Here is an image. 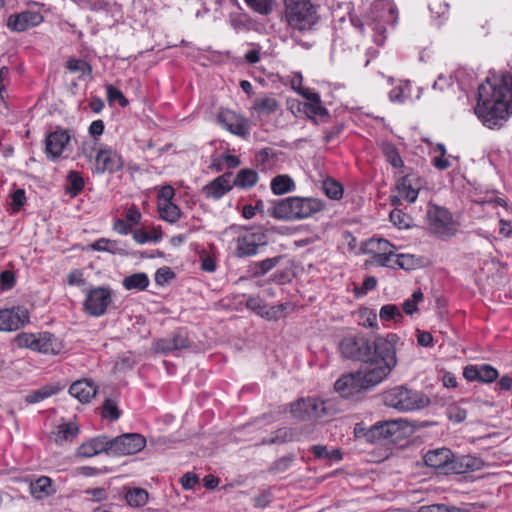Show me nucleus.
<instances>
[{"label": "nucleus", "mask_w": 512, "mask_h": 512, "mask_svg": "<svg viewBox=\"0 0 512 512\" xmlns=\"http://www.w3.org/2000/svg\"><path fill=\"white\" fill-rule=\"evenodd\" d=\"M269 214L276 219H294L292 197L275 202L272 208L269 209Z\"/></svg>", "instance_id": "a878e982"}, {"label": "nucleus", "mask_w": 512, "mask_h": 512, "mask_svg": "<svg viewBox=\"0 0 512 512\" xmlns=\"http://www.w3.org/2000/svg\"><path fill=\"white\" fill-rule=\"evenodd\" d=\"M394 263L395 266L401 269L411 270L417 265V260L413 255L410 254H397L395 255Z\"/></svg>", "instance_id": "de8ad7c7"}, {"label": "nucleus", "mask_w": 512, "mask_h": 512, "mask_svg": "<svg viewBox=\"0 0 512 512\" xmlns=\"http://www.w3.org/2000/svg\"><path fill=\"white\" fill-rule=\"evenodd\" d=\"M199 481V478L196 474L187 472L181 478V484L185 489L193 488Z\"/></svg>", "instance_id": "e2e57ef3"}, {"label": "nucleus", "mask_w": 512, "mask_h": 512, "mask_svg": "<svg viewBox=\"0 0 512 512\" xmlns=\"http://www.w3.org/2000/svg\"><path fill=\"white\" fill-rule=\"evenodd\" d=\"M427 219L430 231L438 237H451L457 228L451 214L444 208L436 205L429 207Z\"/></svg>", "instance_id": "6e6552de"}, {"label": "nucleus", "mask_w": 512, "mask_h": 512, "mask_svg": "<svg viewBox=\"0 0 512 512\" xmlns=\"http://www.w3.org/2000/svg\"><path fill=\"white\" fill-rule=\"evenodd\" d=\"M70 141V135L66 130H57L46 138V153L52 158L60 157L64 148Z\"/></svg>", "instance_id": "aec40b11"}, {"label": "nucleus", "mask_w": 512, "mask_h": 512, "mask_svg": "<svg viewBox=\"0 0 512 512\" xmlns=\"http://www.w3.org/2000/svg\"><path fill=\"white\" fill-rule=\"evenodd\" d=\"M111 303V295L109 290L98 287L92 289L84 302L86 311L92 316H101L106 312L107 307Z\"/></svg>", "instance_id": "ddd939ff"}, {"label": "nucleus", "mask_w": 512, "mask_h": 512, "mask_svg": "<svg viewBox=\"0 0 512 512\" xmlns=\"http://www.w3.org/2000/svg\"><path fill=\"white\" fill-rule=\"evenodd\" d=\"M103 414L111 420H117L120 417L117 403L112 399H106L103 404Z\"/></svg>", "instance_id": "603ef678"}, {"label": "nucleus", "mask_w": 512, "mask_h": 512, "mask_svg": "<svg viewBox=\"0 0 512 512\" xmlns=\"http://www.w3.org/2000/svg\"><path fill=\"white\" fill-rule=\"evenodd\" d=\"M43 21V17L38 12L25 11L8 18L7 26L11 30L22 32L26 31Z\"/></svg>", "instance_id": "4468645a"}, {"label": "nucleus", "mask_w": 512, "mask_h": 512, "mask_svg": "<svg viewBox=\"0 0 512 512\" xmlns=\"http://www.w3.org/2000/svg\"><path fill=\"white\" fill-rule=\"evenodd\" d=\"M323 190L330 199L338 200L343 195L341 184L331 179L323 182Z\"/></svg>", "instance_id": "c03bdc74"}, {"label": "nucleus", "mask_w": 512, "mask_h": 512, "mask_svg": "<svg viewBox=\"0 0 512 512\" xmlns=\"http://www.w3.org/2000/svg\"><path fill=\"white\" fill-rule=\"evenodd\" d=\"M391 222L399 228L409 227L410 218L401 210L395 209L390 213Z\"/></svg>", "instance_id": "3c124183"}, {"label": "nucleus", "mask_w": 512, "mask_h": 512, "mask_svg": "<svg viewBox=\"0 0 512 512\" xmlns=\"http://www.w3.org/2000/svg\"><path fill=\"white\" fill-rule=\"evenodd\" d=\"M69 393L81 403H89L97 393L93 382L83 379L75 381L69 388Z\"/></svg>", "instance_id": "412c9836"}, {"label": "nucleus", "mask_w": 512, "mask_h": 512, "mask_svg": "<svg viewBox=\"0 0 512 512\" xmlns=\"http://www.w3.org/2000/svg\"><path fill=\"white\" fill-rule=\"evenodd\" d=\"M79 433V426L74 422L63 423L57 426L55 432V442L61 444L62 442H71L77 437Z\"/></svg>", "instance_id": "c85d7f7f"}, {"label": "nucleus", "mask_w": 512, "mask_h": 512, "mask_svg": "<svg viewBox=\"0 0 512 512\" xmlns=\"http://www.w3.org/2000/svg\"><path fill=\"white\" fill-rule=\"evenodd\" d=\"M174 277V273L169 268H159L155 273V281L159 285H163L169 279Z\"/></svg>", "instance_id": "4d7b16f0"}, {"label": "nucleus", "mask_w": 512, "mask_h": 512, "mask_svg": "<svg viewBox=\"0 0 512 512\" xmlns=\"http://www.w3.org/2000/svg\"><path fill=\"white\" fill-rule=\"evenodd\" d=\"M483 466V461L477 457H473L470 455L460 456L455 458L453 456V474H463L469 471H476L481 469Z\"/></svg>", "instance_id": "b1692460"}, {"label": "nucleus", "mask_w": 512, "mask_h": 512, "mask_svg": "<svg viewBox=\"0 0 512 512\" xmlns=\"http://www.w3.org/2000/svg\"><path fill=\"white\" fill-rule=\"evenodd\" d=\"M405 422L402 420H392L379 422L363 433V436L369 442H378L381 440H395L400 437Z\"/></svg>", "instance_id": "1a4fd4ad"}, {"label": "nucleus", "mask_w": 512, "mask_h": 512, "mask_svg": "<svg viewBox=\"0 0 512 512\" xmlns=\"http://www.w3.org/2000/svg\"><path fill=\"white\" fill-rule=\"evenodd\" d=\"M396 340L395 334L375 339L363 334L348 335L341 340L339 350L344 358L363 362V370L381 371L388 377L397 366Z\"/></svg>", "instance_id": "f257e3e1"}, {"label": "nucleus", "mask_w": 512, "mask_h": 512, "mask_svg": "<svg viewBox=\"0 0 512 512\" xmlns=\"http://www.w3.org/2000/svg\"><path fill=\"white\" fill-rule=\"evenodd\" d=\"M280 108L279 102L273 97H262L254 100L253 109L260 115H269Z\"/></svg>", "instance_id": "c756f323"}, {"label": "nucleus", "mask_w": 512, "mask_h": 512, "mask_svg": "<svg viewBox=\"0 0 512 512\" xmlns=\"http://www.w3.org/2000/svg\"><path fill=\"white\" fill-rule=\"evenodd\" d=\"M189 347L187 337L183 335H175L173 338L159 339L154 344V350L158 353H168L174 350Z\"/></svg>", "instance_id": "393cba45"}, {"label": "nucleus", "mask_w": 512, "mask_h": 512, "mask_svg": "<svg viewBox=\"0 0 512 512\" xmlns=\"http://www.w3.org/2000/svg\"><path fill=\"white\" fill-rule=\"evenodd\" d=\"M230 177L231 174L226 173L217 177L208 185H206L203 188L205 196L214 199L221 198L226 192H228L232 188L230 184Z\"/></svg>", "instance_id": "4be33fe9"}, {"label": "nucleus", "mask_w": 512, "mask_h": 512, "mask_svg": "<svg viewBox=\"0 0 512 512\" xmlns=\"http://www.w3.org/2000/svg\"><path fill=\"white\" fill-rule=\"evenodd\" d=\"M17 345L21 348H29L44 354H58L62 345L58 339L50 333H41L38 335L30 333H21L16 337Z\"/></svg>", "instance_id": "0eeeda50"}, {"label": "nucleus", "mask_w": 512, "mask_h": 512, "mask_svg": "<svg viewBox=\"0 0 512 512\" xmlns=\"http://www.w3.org/2000/svg\"><path fill=\"white\" fill-rule=\"evenodd\" d=\"M125 499L130 506L141 507L147 503L148 493L144 489L135 488L126 493Z\"/></svg>", "instance_id": "58836bf2"}, {"label": "nucleus", "mask_w": 512, "mask_h": 512, "mask_svg": "<svg viewBox=\"0 0 512 512\" xmlns=\"http://www.w3.org/2000/svg\"><path fill=\"white\" fill-rule=\"evenodd\" d=\"M463 376L468 381H480L485 383H491L498 377V371L496 368L484 364L481 366L468 365L464 368Z\"/></svg>", "instance_id": "6ab92c4d"}, {"label": "nucleus", "mask_w": 512, "mask_h": 512, "mask_svg": "<svg viewBox=\"0 0 512 512\" xmlns=\"http://www.w3.org/2000/svg\"><path fill=\"white\" fill-rule=\"evenodd\" d=\"M372 10L376 14H378L379 12H382L380 15L381 21L394 22V20H395L394 15H393L394 11H395V7L389 0H379V1L375 2Z\"/></svg>", "instance_id": "72a5a7b5"}, {"label": "nucleus", "mask_w": 512, "mask_h": 512, "mask_svg": "<svg viewBox=\"0 0 512 512\" xmlns=\"http://www.w3.org/2000/svg\"><path fill=\"white\" fill-rule=\"evenodd\" d=\"M67 182L66 189L72 197H75L84 188V180L78 172L70 171L67 176Z\"/></svg>", "instance_id": "a19ab883"}, {"label": "nucleus", "mask_w": 512, "mask_h": 512, "mask_svg": "<svg viewBox=\"0 0 512 512\" xmlns=\"http://www.w3.org/2000/svg\"><path fill=\"white\" fill-rule=\"evenodd\" d=\"M377 285V279L374 276H368L364 279L361 288H355L356 294H366L368 291L373 290Z\"/></svg>", "instance_id": "052dcab7"}, {"label": "nucleus", "mask_w": 512, "mask_h": 512, "mask_svg": "<svg viewBox=\"0 0 512 512\" xmlns=\"http://www.w3.org/2000/svg\"><path fill=\"white\" fill-rule=\"evenodd\" d=\"M379 316L382 320L393 319L396 322L400 321L403 316L396 305L388 304L384 305L379 312Z\"/></svg>", "instance_id": "a18cd8bd"}, {"label": "nucleus", "mask_w": 512, "mask_h": 512, "mask_svg": "<svg viewBox=\"0 0 512 512\" xmlns=\"http://www.w3.org/2000/svg\"><path fill=\"white\" fill-rule=\"evenodd\" d=\"M395 254L394 251L392 252H386L377 254L375 256H372L371 263L376 264L378 266L382 267H389L394 268L395 267Z\"/></svg>", "instance_id": "49530a36"}, {"label": "nucleus", "mask_w": 512, "mask_h": 512, "mask_svg": "<svg viewBox=\"0 0 512 512\" xmlns=\"http://www.w3.org/2000/svg\"><path fill=\"white\" fill-rule=\"evenodd\" d=\"M304 98L308 103L304 105V111L309 118L319 117L322 121H326L329 117L327 109L321 105L320 96L317 93L305 92Z\"/></svg>", "instance_id": "5701e85b"}, {"label": "nucleus", "mask_w": 512, "mask_h": 512, "mask_svg": "<svg viewBox=\"0 0 512 512\" xmlns=\"http://www.w3.org/2000/svg\"><path fill=\"white\" fill-rule=\"evenodd\" d=\"M217 120L225 129L235 135L245 136L248 133L244 119L233 111H221L217 116Z\"/></svg>", "instance_id": "f3484780"}, {"label": "nucleus", "mask_w": 512, "mask_h": 512, "mask_svg": "<svg viewBox=\"0 0 512 512\" xmlns=\"http://www.w3.org/2000/svg\"><path fill=\"white\" fill-rule=\"evenodd\" d=\"M478 91L475 114L484 125L494 128L512 114V76L488 78Z\"/></svg>", "instance_id": "f03ea898"}, {"label": "nucleus", "mask_w": 512, "mask_h": 512, "mask_svg": "<svg viewBox=\"0 0 512 512\" xmlns=\"http://www.w3.org/2000/svg\"><path fill=\"white\" fill-rule=\"evenodd\" d=\"M96 164L98 172H116L123 166L121 157L111 149H101L96 155Z\"/></svg>", "instance_id": "a211bd4d"}, {"label": "nucleus", "mask_w": 512, "mask_h": 512, "mask_svg": "<svg viewBox=\"0 0 512 512\" xmlns=\"http://www.w3.org/2000/svg\"><path fill=\"white\" fill-rule=\"evenodd\" d=\"M423 458L426 466L435 469L439 473H452L453 453L448 448L430 450Z\"/></svg>", "instance_id": "f8f14e48"}, {"label": "nucleus", "mask_w": 512, "mask_h": 512, "mask_svg": "<svg viewBox=\"0 0 512 512\" xmlns=\"http://www.w3.org/2000/svg\"><path fill=\"white\" fill-rule=\"evenodd\" d=\"M110 441L107 436H97L82 443L77 449V456L90 458L100 453H110Z\"/></svg>", "instance_id": "2eb2a0df"}, {"label": "nucleus", "mask_w": 512, "mask_h": 512, "mask_svg": "<svg viewBox=\"0 0 512 512\" xmlns=\"http://www.w3.org/2000/svg\"><path fill=\"white\" fill-rule=\"evenodd\" d=\"M29 322V311L21 306L0 310V331L10 332Z\"/></svg>", "instance_id": "9b49d317"}, {"label": "nucleus", "mask_w": 512, "mask_h": 512, "mask_svg": "<svg viewBox=\"0 0 512 512\" xmlns=\"http://www.w3.org/2000/svg\"><path fill=\"white\" fill-rule=\"evenodd\" d=\"M399 193L410 203L415 202L418 197V189H415L409 176L402 177L397 183Z\"/></svg>", "instance_id": "f704fd0d"}, {"label": "nucleus", "mask_w": 512, "mask_h": 512, "mask_svg": "<svg viewBox=\"0 0 512 512\" xmlns=\"http://www.w3.org/2000/svg\"><path fill=\"white\" fill-rule=\"evenodd\" d=\"M334 411V405L331 400H321L318 398L300 399L291 404V413L298 419L322 418L330 415Z\"/></svg>", "instance_id": "423d86ee"}, {"label": "nucleus", "mask_w": 512, "mask_h": 512, "mask_svg": "<svg viewBox=\"0 0 512 512\" xmlns=\"http://www.w3.org/2000/svg\"><path fill=\"white\" fill-rule=\"evenodd\" d=\"M59 390H60L59 386L45 385V386L41 387L40 389L29 393L25 397V401L28 404H35V403H38L40 401H43V400L55 395L56 393H58Z\"/></svg>", "instance_id": "7c9ffc66"}, {"label": "nucleus", "mask_w": 512, "mask_h": 512, "mask_svg": "<svg viewBox=\"0 0 512 512\" xmlns=\"http://www.w3.org/2000/svg\"><path fill=\"white\" fill-rule=\"evenodd\" d=\"M107 89V98H108V101L110 104H112L113 102L117 101L122 107H125L128 105V100L126 99V97L123 95V93L115 88L113 85H108L106 87Z\"/></svg>", "instance_id": "8fccbe9b"}, {"label": "nucleus", "mask_w": 512, "mask_h": 512, "mask_svg": "<svg viewBox=\"0 0 512 512\" xmlns=\"http://www.w3.org/2000/svg\"><path fill=\"white\" fill-rule=\"evenodd\" d=\"M30 492L36 499H43L54 493L52 481L49 477L42 476L30 484Z\"/></svg>", "instance_id": "cd10ccee"}, {"label": "nucleus", "mask_w": 512, "mask_h": 512, "mask_svg": "<svg viewBox=\"0 0 512 512\" xmlns=\"http://www.w3.org/2000/svg\"><path fill=\"white\" fill-rule=\"evenodd\" d=\"M288 25L299 31L311 29L317 22L316 8L308 0H285Z\"/></svg>", "instance_id": "20e7f679"}, {"label": "nucleus", "mask_w": 512, "mask_h": 512, "mask_svg": "<svg viewBox=\"0 0 512 512\" xmlns=\"http://www.w3.org/2000/svg\"><path fill=\"white\" fill-rule=\"evenodd\" d=\"M280 259L281 257H273L256 263V266L260 269V271L255 272V275L259 276L266 274L280 262Z\"/></svg>", "instance_id": "864d4df0"}, {"label": "nucleus", "mask_w": 512, "mask_h": 512, "mask_svg": "<svg viewBox=\"0 0 512 512\" xmlns=\"http://www.w3.org/2000/svg\"><path fill=\"white\" fill-rule=\"evenodd\" d=\"M294 219H303L322 210V202L314 198L292 197Z\"/></svg>", "instance_id": "dca6fc26"}, {"label": "nucleus", "mask_w": 512, "mask_h": 512, "mask_svg": "<svg viewBox=\"0 0 512 512\" xmlns=\"http://www.w3.org/2000/svg\"><path fill=\"white\" fill-rule=\"evenodd\" d=\"M174 189L170 185L163 186L159 192V202L166 203L172 202L174 197Z\"/></svg>", "instance_id": "338daca9"}, {"label": "nucleus", "mask_w": 512, "mask_h": 512, "mask_svg": "<svg viewBox=\"0 0 512 512\" xmlns=\"http://www.w3.org/2000/svg\"><path fill=\"white\" fill-rule=\"evenodd\" d=\"M104 131V123L102 120H95L89 127V133L92 136H100Z\"/></svg>", "instance_id": "774afa93"}, {"label": "nucleus", "mask_w": 512, "mask_h": 512, "mask_svg": "<svg viewBox=\"0 0 512 512\" xmlns=\"http://www.w3.org/2000/svg\"><path fill=\"white\" fill-rule=\"evenodd\" d=\"M66 68L70 72H73V73L80 72L83 75H87V76H91V74H92V67H91V65L88 64L86 61L80 60V59L70 58L66 62Z\"/></svg>", "instance_id": "79ce46f5"}, {"label": "nucleus", "mask_w": 512, "mask_h": 512, "mask_svg": "<svg viewBox=\"0 0 512 512\" xmlns=\"http://www.w3.org/2000/svg\"><path fill=\"white\" fill-rule=\"evenodd\" d=\"M158 209L161 218L170 223L176 222L180 217V209L173 202H158Z\"/></svg>", "instance_id": "c9c22d12"}, {"label": "nucleus", "mask_w": 512, "mask_h": 512, "mask_svg": "<svg viewBox=\"0 0 512 512\" xmlns=\"http://www.w3.org/2000/svg\"><path fill=\"white\" fill-rule=\"evenodd\" d=\"M123 286L127 290H145L149 285V278L145 273H134L123 279Z\"/></svg>", "instance_id": "2f4dec72"}, {"label": "nucleus", "mask_w": 512, "mask_h": 512, "mask_svg": "<svg viewBox=\"0 0 512 512\" xmlns=\"http://www.w3.org/2000/svg\"><path fill=\"white\" fill-rule=\"evenodd\" d=\"M15 285V275L12 271L5 270L0 273V289L10 290Z\"/></svg>", "instance_id": "5fc2aeb1"}, {"label": "nucleus", "mask_w": 512, "mask_h": 512, "mask_svg": "<svg viewBox=\"0 0 512 512\" xmlns=\"http://www.w3.org/2000/svg\"><path fill=\"white\" fill-rule=\"evenodd\" d=\"M380 372L381 371L361 369L355 373L343 375L335 382V390L342 397H352L355 394L378 385L387 378Z\"/></svg>", "instance_id": "7ed1b4c3"}, {"label": "nucleus", "mask_w": 512, "mask_h": 512, "mask_svg": "<svg viewBox=\"0 0 512 512\" xmlns=\"http://www.w3.org/2000/svg\"><path fill=\"white\" fill-rule=\"evenodd\" d=\"M247 308L251 309L252 311L256 312L258 315H260L263 318H266V313L268 312V309L270 306H267L263 303V301L257 297H250L248 298L246 302Z\"/></svg>", "instance_id": "09e8293b"}, {"label": "nucleus", "mask_w": 512, "mask_h": 512, "mask_svg": "<svg viewBox=\"0 0 512 512\" xmlns=\"http://www.w3.org/2000/svg\"><path fill=\"white\" fill-rule=\"evenodd\" d=\"M246 4L255 12L268 15L274 5V0H245Z\"/></svg>", "instance_id": "37998d69"}, {"label": "nucleus", "mask_w": 512, "mask_h": 512, "mask_svg": "<svg viewBox=\"0 0 512 512\" xmlns=\"http://www.w3.org/2000/svg\"><path fill=\"white\" fill-rule=\"evenodd\" d=\"M26 200L25 192L22 189L16 190L12 194V207L15 212L19 211L20 208L24 205Z\"/></svg>", "instance_id": "bf43d9fd"}, {"label": "nucleus", "mask_w": 512, "mask_h": 512, "mask_svg": "<svg viewBox=\"0 0 512 512\" xmlns=\"http://www.w3.org/2000/svg\"><path fill=\"white\" fill-rule=\"evenodd\" d=\"M394 246L385 239H371L367 243V252L375 256L377 254L392 252Z\"/></svg>", "instance_id": "ea45409f"}, {"label": "nucleus", "mask_w": 512, "mask_h": 512, "mask_svg": "<svg viewBox=\"0 0 512 512\" xmlns=\"http://www.w3.org/2000/svg\"><path fill=\"white\" fill-rule=\"evenodd\" d=\"M112 455H132L140 452L146 445V439L137 433L123 434L109 439Z\"/></svg>", "instance_id": "9d476101"}, {"label": "nucleus", "mask_w": 512, "mask_h": 512, "mask_svg": "<svg viewBox=\"0 0 512 512\" xmlns=\"http://www.w3.org/2000/svg\"><path fill=\"white\" fill-rule=\"evenodd\" d=\"M295 184L288 175H278L271 181V190L275 195H282L293 190Z\"/></svg>", "instance_id": "473e14b6"}, {"label": "nucleus", "mask_w": 512, "mask_h": 512, "mask_svg": "<svg viewBox=\"0 0 512 512\" xmlns=\"http://www.w3.org/2000/svg\"><path fill=\"white\" fill-rule=\"evenodd\" d=\"M381 150L386 160L395 168L403 167V161L399 155V152L395 145L389 142H383L381 144Z\"/></svg>", "instance_id": "4c0bfd02"}, {"label": "nucleus", "mask_w": 512, "mask_h": 512, "mask_svg": "<svg viewBox=\"0 0 512 512\" xmlns=\"http://www.w3.org/2000/svg\"><path fill=\"white\" fill-rule=\"evenodd\" d=\"M289 304H280L275 306H270L268 312L266 313V319L268 320H277L282 316L284 311L288 308Z\"/></svg>", "instance_id": "6e6d98bb"}, {"label": "nucleus", "mask_w": 512, "mask_h": 512, "mask_svg": "<svg viewBox=\"0 0 512 512\" xmlns=\"http://www.w3.org/2000/svg\"><path fill=\"white\" fill-rule=\"evenodd\" d=\"M418 512H455V509L449 508L444 504H433L421 506Z\"/></svg>", "instance_id": "680f3d73"}, {"label": "nucleus", "mask_w": 512, "mask_h": 512, "mask_svg": "<svg viewBox=\"0 0 512 512\" xmlns=\"http://www.w3.org/2000/svg\"><path fill=\"white\" fill-rule=\"evenodd\" d=\"M302 75L301 73H294L291 77L290 83L293 90L304 97L305 92H310L309 89H305L302 87Z\"/></svg>", "instance_id": "13d9d810"}, {"label": "nucleus", "mask_w": 512, "mask_h": 512, "mask_svg": "<svg viewBox=\"0 0 512 512\" xmlns=\"http://www.w3.org/2000/svg\"><path fill=\"white\" fill-rule=\"evenodd\" d=\"M114 242L109 239H99L91 244V248L96 251H111V247L114 246Z\"/></svg>", "instance_id": "0e129e2a"}, {"label": "nucleus", "mask_w": 512, "mask_h": 512, "mask_svg": "<svg viewBox=\"0 0 512 512\" xmlns=\"http://www.w3.org/2000/svg\"><path fill=\"white\" fill-rule=\"evenodd\" d=\"M67 282L72 286H83L85 284L83 274L79 270L72 271L67 277Z\"/></svg>", "instance_id": "69168bd1"}, {"label": "nucleus", "mask_w": 512, "mask_h": 512, "mask_svg": "<svg viewBox=\"0 0 512 512\" xmlns=\"http://www.w3.org/2000/svg\"><path fill=\"white\" fill-rule=\"evenodd\" d=\"M386 406L399 411H412L428 405L429 400L423 394L412 391L405 386L393 387L383 394Z\"/></svg>", "instance_id": "39448f33"}, {"label": "nucleus", "mask_w": 512, "mask_h": 512, "mask_svg": "<svg viewBox=\"0 0 512 512\" xmlns=\"http://www.w3.org/2000/svg\"><path fill=\"white\" fill-rule=\"evenodd\" d=\"M258 174L251 169H242L238 172L234 184L241 188L252 187L257 183Z\"/></svg>", "instance_id": "e433bc0d"}, {"label": "nucleus", "mask_w": 512, "mask_h": 512, "mask_svg": "<svg viewBox=\"0 0 512 512\" xmlns=\"http://www.w3.org/2000/svg\"><path fill=\"white\" fill-rule=\"evenodd\" d=\"M258 245V236L254 233L239 237L236 255L239 257L254 255L257 252Z\"/></svg>", "instance_id": "bb28decb"}]
</instances>
